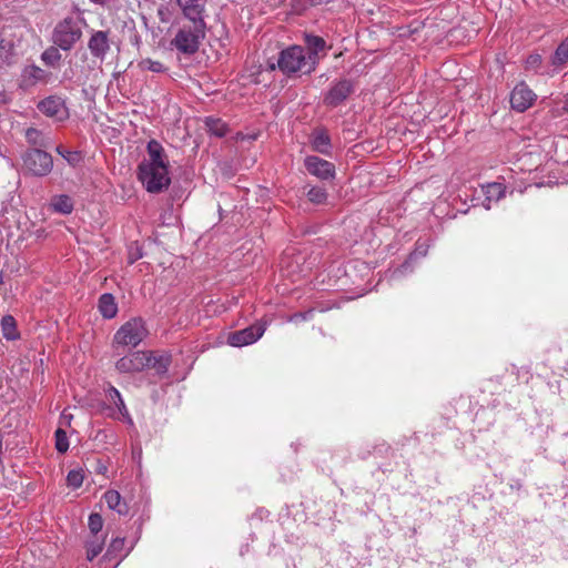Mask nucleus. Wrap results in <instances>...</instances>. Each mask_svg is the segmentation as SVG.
I'll use <instances>...</instances> for the list:
<instances>
[{"instance_id":"24","label":"nucleus","mask_w":568,"mask_h":568,"mask_svg":"<svg viewBox=\"0 0 568 568\" xmlns=\"http://www.w3.org/2000/svg\"><path fill=\"white\" fill-rule=\"evenodd\" d=\"M306 43L308 47V51L306 52V55H315L318 57V52L324 50L325 41L316 36H307L306 37Z\"/></svg>"},{"instance_id":"6","label":"nucleus","mask_w":568,"mask_h":568,"mask_svg":"<svg viewBox=\"0 0 568 568\" xmlns=\"http://www.w3.org/2000/svg\"><path fill=\"white\" fill-rule=\"evenodd\" d=\"M23 164L33 175L44 176L51 172L53 161L49 153L34 149L24 154Z\"/></svg>"},{"instance_id":"9","label":"nucleus","mask_w":568,"mask_h":568,"mask_svg":"<svg viewBox=\"0 0 568 568\" xmlns=\"http://www.w3.org/2000/svg\"><path fill=\"white\" fill-rule=\"evenodd\" d=\"M537 99L536 93L525 83H518L510 93V105L517 112L528 110Z\"/></svg>"},{"instance_id":"34","label":"nucleus","mask_w":568,"mask_h":568,"mask_svg":"<svg viewBox=\"0 0 568 568\" xmlns=\"http://www.w3.org/2000/svg\"><path fill=\"white\" fill-rule=\"evenodd\" d=\"M42 60L50 65H54L59 60L60 55L57 50H47L42 54Z\"/></svg>"},{"instance_id":"19","label":"nucleus","mask_w":568,"mask_h":568,"mask_svg":"<svg viewBox=\"0 0 568 568\" xmlns=\"http://www.w3.org/2000/svg\"><path fill=\"white\" fill-rule=\"evenodd\" d=\"M185 17H202L203 0H176Z\"/></svg>"},{"instance_id":"28","label":"nucleus","mask_w":568,"mask_h":568,"mask_svg":"<svg viewBox=\"0 0 568 568\" xmlns=\"http://www.w3.org/2000/svg\"><path fill=\"white\" fill-rule=\"evenodd\" d=\"M307 197L315 204H322L327 199V193L323 187L314 186L307 192Z\"/></svg>"},{"instance_id":"15","label":"nucleus","mask_w":568,"mask_h":568,"mask_svg":"<svg viewBox=\"0 0 568 568\" xmlns=\"http://www.w3.org/2000/svg\"><path fill=\"white\" fill-rule=\"evenodd\" d=\"M352 92V84L347 80L336 83L325 97V102L329 105H337L344 101Z\"/></svg>"},{"instance_id":"5","label":"nucleus","mask_w":568,"mask_h":568,"mask_svg":"<svg viewBox=\"0 0 568 568\" xmlns=\"http://www.w3.org/2000/svg\"><path fill=\"white\" fill-rule=\"evenodd\" d=\"M82 30L79 21L73 18H65L60 21L52 34V41L62 50H70L81 38Z\"/></svg>"},{"instance_id":"31","label":"nucleus","mask_w":568,"mask_h":568,"mask_svg":"<svg viewBox=\"0 0 568 568\" xmlns=\"http://www.w3.org/2000/svg\"><path fill=\"white\" fill-rule=\"evenodd\" d=\"M27 140L34 145H45L42 133L37 129H28L26 132Z\"/></svg>"},{"instance_id":"36","label":"nucleus","mask_w":568,"mask_h":568,"mask_svg":"<svg viewBox=\"0 0 568 568\" xmlns=\"http://www.w3.org/2000/svg\"><path fill=\"white\" fill-rule=\"evenodd\" d=\"M58 152L71 164H74L78 159H79V154L78 153H73V152H62L60 149H58Z\"/></svg>"},{"instance_id":"13","label":"nucleus","mask_w":568,"mask_h":568,"mask_svg":"<svg viewBox=\"0 0 568 568\" xmlns=\"http://www.w3.org/2000/svg\"><path fill=\"white\" fill-rule=\"evenodd\" d=\"M88 48L91 54L100 60H103L110 50V42L108 32L105 31H95L92 33Z\"/></svg>"},{"instance_id":"30","label":"nucleus","mask_w":568,"mask_h":568,"mask_svg":"<svg viewBox=\"0 0 568 568\" xmlns=\"http://www.w3.org/2000/svg\"><path fill=\"white\" fill-rule=\"evenodd\" d=\"M88 526H89L90 531L93 535H97L98 532H100L103 527V519H102L101 515L97 514V513L91 514L89 516Z\"/></svg>"},{"instance_id":"14","label":"nucleus","mask_w":568,"mask_h":568,"mask_svg":"<svg viewBox=\"0 0 568 568\" xmlns=\"http://www.w3.org/2000/svg\"><path fill=\"white\" fill-rule=\"evenodd\" d=\"M126 554L125 539L120 537L112 539L105 555L103 556V561H109L111 564L110 567L106 568L116 567Z\"/></svg>"},{"instance_id":"12","label":"nucleus","mask_w":568,"mask_h":568,"mask_svg":"<svg viewBox=\"0 0 568 568\" xmlns=\"http://www.w3.org/2000/svg\"><path fill=\"white\" fill-rule=\"evenodd\" d=\"M106 398L116 408V410L109 408L108 415L110 417L116 418V419L122 417L125 423H128L129 425H133L132 417L129 414V410H128V408H126V406L124 404V400H123L120 392L115 387H113V386H109L108 387V389H106Z\"/></svg>"},{"instance_id":"20","label":"nucleus","mask_w":568,"mask_h":568,"mask_svg":"<svg viewBox=\"0 0 568 568\" xmlns=\"http://www.w3.org/2000/svg\"><path fill=\"white\" fill-rule=\"evenodd\" d=\"M312 148L314 151L320 152L322 154L328 155L331 151V142L328 135L323 132L318 131L315 132L312 138Z\"/></svg>"},{"instance_id":"10","label":"nucleus","mask_w":568,"mask_h":568,"mask_svg":"<svg viewBox=\"0 0 568 568\" xmlns=\"http://www.w3.org/2000/svg\"><path fill=\"white\" fill-rule=\"evenodd\" d=\"M304 163L308 173L321 180L333 179L335 176L334 164L326 160L311 155L305 158Z\"/></svg>"},{"instance_id":"23","label":"nucleus","mask_w":568,"mask_h":568,"mask_svg":"<svg viewBox=\"0 0 568 568\" xmlns=\"http://www.w3.org/2000/svg\"><path fill=\"white\" fill-rule=\"evenodd\" d=\"M568 61V38H566L556 49L552 57L554 65H562Z\"/></svg>"},{"instance_id":"4","label":"nucleus","mask_w":568,"mask_h":568,"mask_svg":"<svg viewBox=\"0 0 568 568\" xmlns=\"http://www.w3.org/2000/svg\"><path fill=\"white\" fill-rule=\"evenodd\" d=\"M148 335L143 320L131 318L115 332L113 344L123 347H136Z\"/></svg>"},{"instance_id":"22","label":"nucleus","mask_w":568,"mask_h":568,"mask_svg":"<svg viewBox=\"0 0 568 568\" xmlns=\"http://www.w3.org/2000/svg\"><path fill=\"white\" fill-rule=\"evenodd\" d=\"M1 331L4 338L14 341L19 338L16 320L11 315H6L1 320Z\"/></svg>"},{"instance_id":"2","label":"nucleus","mask_w":568,"mask_h":568,"mask_svg":"<svg viewBox=\"0 0 568 568\" xmlns=\"http://www.w3.org/2000/svg\"><path fill=\"white\" fill-rule=\"evenodd\" d=\"M277 63L280 70L286 74L310 73L315 70L318 57L306 55L304 48L292 45L281 52Z\"/></svg>"},{"instance_id":"40","label":"nucleus","mask_w":568,"mask_h":568,"mask_svg":"<svg viewBox=\"0 0 568 568\" xmlns=\"http://www.w3.org/2000/svg\"><path fill=\"white\" fill-rule=\"evenodd\" d=\"M564 109L566 110V112H568V98L566 99Z\"/></svg>"},{"instance_id":"33","label":"nucleus","mask_w":568,"mask_h":568,"mask_svg":"<svg viewBox=\"0 0 568 568\" xmlns=\"http://www.w3.org/2000/svg\"><path fill=\"white\" fill-rule=\"evenodd\" d=\"M541 62H542V59H541L540 54H538V53L530 54L526 59V69L532 70V71H538V69L541 65Z\"/></svg>"},{"instance_id":"39","label":"nucleus","mask_w":568,"mask_h":568,"mask_svg":"<svg viewBox=\"0 0 568 568\" xmlns=\"http://www.w3.org/2000/svg\"><path fill=\"white\" fill-rule=\"evenodd\" d=\"M90 1H91V2H94V3H97V4H101V6H103V4H105V3H106V1H108V0H90Z\"/></svg>"},{"instance_id":"26","label":"nucleus","mask_w":568,"mask_h":568,"mask_svg":"<svg viewBox=\"0 0 568 568\" xmlns=\"http://www.w3.org/2000/svg\"><path fill=\"white\" fill-rule=\"evenodd\" d=\"M104 540L95 538L87 544V558L92 561L103 549Z\"/></svg>"},{"instance_id":"38","label":"nucleus","mask_w":568,"mask_h":568,"mask_svg":"<svg viewBox=\"0 0 568 568\" xmlns=\"http://www.w3.org/2000/svg\"><path fill=\"white\" fill-rule=\"evenodd\" d=\"M140 257H142V253L141 252H136V253L130 254V263H134Z\"/></svg>"},{"instance_id":"25","label":"nucleus","mask_w":568,"mask_h":568,"mask_svg":"<svg viewBox=\"0 0 568 568\" xmlns=\"http://www.w3.org/2000/svg\"><path fill=\"white\" fill-rule=\"evenodd\" d=\"M205 124L209 131L216 136H223L227 131L226 124L220 119L207 118Z\"/></svg>"},{"instance_id":"8","label":"nucleus","mask_w":568,"mask_h":568,"mask_svg":"<svg viewBox=\"0 0 568 568\" xmlns=\"http://www.w3.org/2000/svg\"><path fill=\"white\" fill-rule=\"evenodd\" d=\"M152 357L146 352H133L126 356L121 357L115 368L120 373H134L140 372L151 364Z\"/></svg>"},{"instance_id":"29","label":"nucleus","mask_w":568,"mask_h":568,"mask_svg":"<svg viewBox=\"0 0 568 568\" xmlns=\"http://www.w3.org/2000/svg\"><path fill=\"white\" fill-rule=\"evenodd\" d=\"M55 447L60 453H65L69 448L67 434L61 428L55 430Z\"/></svg>"},{"instance_id":"17","label":"nucleus","mask_w":568,"mask_h":568,"mask_svg":"<svg viewBox=\"0 0 568 568\" xmlns=\"http://www.w3.org/2000/svg\"><path fill=\"white\" fill-rule=\"evenodd\" d=\"M103 500L110 509L116 511L119 515H126L129 511L128 505L122 500L118 490H106L103 495Z\"/></svg>"},{"instance_id":"35","label":"nucleus","mask_w":568,"mask_h":568,"mask_svg":"<svg viewBox=\"0 0 568 568\" xmlns=\"http://www.w3.org/2000/svg\"><path fill=\"white\" fill-rule=\"evenodd\" d=\"M24 73H26V75H29L30 78H32L34 81L42 80L44 77V71L34 65L27 68Z\"/></svg>"},{"instance_id":"32","label":"nucleus","mask_w":568,"mask_h":568,"mask_svg":"<svg viewBox=\"0 0 568 568\" xmlns=\"http://www.w3.org/2000/svg\"><path fill=\"white\" fill-rule=\"evenodd\" d=\"M140 65L144 70H149V71L156 72V73L163 72L165 70L161 62L153 61L151 59L142 60Z\"/></svg>"},{"instance_id":"1","label":"nucleus","mask_w":568,"mask_h":568,"mask_svg":"<svg viewBox=\"0 0 568 568\" xmlns=\"http://www.w3.org/2000/svg\"><path fill=\"white\" fill-rule=\"evenodd\" d=\"M146 158L139 165V180L150 193H159L170 183L169 158L162 144L151 140L146 146Z\"/></svg>"},{"instance_id":"11","label":"nucleus","mask_w":568,"mask_h":568,"mask_svg":"<svg viewBox=\"0 0 568 568\" xmlns=\"http://www.w3.org/2000/svg\"><path fill=\"white\" fill-rule=\"evenodd\" d=\"M39 110L55 121H63L68 118V110L62 99L49 97L38 104Z\"/></svg>"},{"instance_id":"7","label":"nucleus","mask_w":568,"mask_h":568,"mask_svg":"<svg viewBox=\"0 0 568 568\" xmlns=\"http://www.w3.org/2000/svg\"><path fill=\"white\" fill-rule=\"evenodd\" d=\"M266 329V323H256L244 329L231 333L227 343L234 347H243L258 341Z\"/></svg>"},{"instance_id":"3","label":"nucleus","mask_w":568,"mask_h":568,"mask_svg":"<svg viewBox=\"0 0 568 568\" xmlns=\"http://www.w3.org/2000/svg\"><path fill=\"white\" fill-rule=\"evenodd\" d=\"M190 19V26H183L175 38L173 39V45L183 53H194L200 45V41L204 38L205 23L201 16L199 17H186Z\"/></svg>"},{"instance_id":"27","label":"nucleus","mask_w":568,"mask_h":568,"mask_svg":"<svg viewBox=\"0 0 568 568\" xmlns=\"http://www.w3.org/2000/svg\"><path fill=\"white\" fill-rule=\"evenodd\" d=\"M83 480H84V475L81 469L70 470L67 476L68 486L71 488H74V489L81 487V485L83 484Z\"/></svg>"},{"instance_id":"18","label":"nucleus","mask_w":568,"mask_h":568,"mask_svg":"<svg viewBox=\"0 0 568 568\" xmlns=\"http://www.w3.org/2000/svg\"><path fill=\"white\" fill-rule=\"evenodd\" d=\"M99 311L105 318H113L118 313V304L112 294H103L99 300Z\"/></svg>"},{"instance_id":"16","label":"nucleus","mask_w":568,"mask_h":568,"mask_svg":"<svg viewBox=\"0 0 568 568\" xmlns=\"http://www.w3.org/2000/svg\"><path fill=\"white\" fill-rule=\"evenodd\" d=\"M481 191L485 195L484 206L486 210L490 209L491 203L500 200L505 194V186L501 183H488L481 186Z\"/></svg>"},{"instance_id":"37","label":"nucleus","mask_w":568,"mask_h":568,"mask_svg":"<svg viewBox=\"0 0 568 568\" xmlns=\"http://www.w3.org/2000/svg\"><path fill=\"white\" fill-rule=\"evenodd\" d=\"M61 419L67 423V424H70L71 419H72V415L67 413L65 410L61 414Z\"/></svg>"},{"instance_id":"21","label":"nucleus","mask_w":568,"mask_h":568,"mask_svg":"<svg viewBox=\"0 0 568 568\" xmlns=\"http://www.w3.org/2000/svg\"><path fill=\"white\" fill-rule=\"evenodd\" d=\"M50 206L54 212L70 214L73 210V202L68 195H57L51 200Z\"/></svg>"}]
</instances>
